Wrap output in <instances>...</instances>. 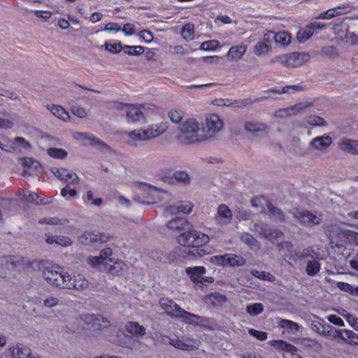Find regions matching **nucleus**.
<instances>
[{"instance_id":"1","label":"nucleus","mask_w":358,"mask_h":358,"mask_svg":"<svg viewBox=\"0 0 358 358\" xmlns=\"http://www.w3.org/2000/svg\"><path fill=\"white\" fill-rule=\"evenodd\" d=\"M179 131L178 138L185 145L204 141L201 127L194 119H188L184 121L180 125Z\"/></svg>"},{"instance_id":"2","label":"nucleus","mask_w":358,"mask_h":358,"mask_svg":"<svg viewBox=\"0 0 358 358\" xmlns=\"http://www.w3.org/2000/svg\"><path fill=\"white\" fill-rule=\"evenodd\" d=\"M41 269L43 278L49 285L62 289L68 285L69 273L58 265L45 262L42 264Z\"/></svg>"},{"instance_id":"3","label":"nucleus","mask_w":358,"mask_h":358,"mask_svg":"<svg viewBox=\"0 0 358 358\" xmlns=\"http://www.w3.org/2000/svg\"><path fill=\"white\" fill-rule=\"evenodd\" d=\"M140 193L137 197L140 202L145 204H153L169 196V193L162 189L157 188L147 183H140Z\"/></svg>"},{"instance_id":"4","label":"nucleus","mask_w":358,"mask_h":358,"mask_svg":"<svg viewBox=\"0 0 358 358\" xmlns=\"http://www.w3.org/2000/svg\"><path fill=\"white\" fill-rule=\"evenodd\" d=\"M177 241L182 246L199 248L208 243L209 237L206 234L190 229L187 233L183 232L178 235Z\"/></svg>"},{"instance_id":"5","label":"nucleus","mask_w":358,"mask_h":358,"mask_svg":"<svg viewBox=\"0 0 358 358\" xmlns=\"http://www.w3.org/2000/svg\"><path fill=\"white\" fill-rule=\"evenodd\" d=\"M223 127V122L216 114H210L206 119L204 127H201L203 141L213 138Z\"/></svg>"},{"instance_id":"6","label":"nucleus","mask_w":358,"mask_h":358,"mask_svg":"<svg viewBox=\"0 0 358 358\" xmlns=\"http://www.w3.org/2000/svg\"><path fill=\"white\" fill-rule=\"evenodd\" d=\"M110 239V236L97 231H85L80 237V242L85 245L97 248Z\"/></svg>"},{"instance_id":"7","label":"nucleus","mask_w":358,"mask_h":358,"mask_svg":"<svg viewBox=\"0 0 358 358\" xmlns=\"http://www.w3.org/2000/svg\"><path fill=\"white\" fill-rule=\"evenodd\" d=\"M113 251L110 248H106L101 250L99 256H90L87 258V264L93 267L103 269L110 263L113 262V259L111 257Z\"/></svg>"},{"instance_id":"8","label":"nucleus","mask_w":358,"mask_h":358,"mask_svg":"<svg viewBox=\"0 0 358 358\" xmlns=\"http://www.w3.org/2000/svg\"><path fill=\"white\" fill-rule=\"evenodd\" d=\"M293 215L301 224L306 227L319 224L322 222L320 214L312 213L305 209H296Z\"/></svg>"},{"instance_id":"9","label":"nucleus","mask_w":358,"mask_h":358,"mask_svg":"<svg viewBox=\"0 0 358 358\" xmlns=\"http://www.w3.org/2000/svg\"><path fill=\"white\" fill-rule=\"evenodd\" d=\"M80 320L90 325L89 329L92 328L93 330H101L108 324V320L100 315L87 313L81 315Z\"/></svg>"},{"instance_id":"10","label":"nucleus","mask_w":358,"mask_h":358,"mask_svg":"<svg viewBox=\"0 0 358 358\" xmlns=\"http://www.w3.org/2000/svg\"><path fill=\"white\" fill-rule=\"evenodd\" d=\"M23 259L16 256H7L0 257V277H6V272L17 268Z\"/></svg>"},{"instance_id":"11","label":"nucleus","mask_w":358,"mask_h":358,"mask_svg":"<svg viewBox=\"0 0 358 358\" xmlns=\"http://www.w3.org/2000/svg\"><path fill=\"white\" fill-rule=\"evenodd\" d=\"M52 172L55 177L65 182L70 186H73L79 183L78 176L72 171L66 169L52 168Z\"/></svg>"},{"instance_id":"12","label":"nucleus","mask_w":358,"mask_h":358,"mask_svg":"<svg viewBox=\"0 0 358 358\" xmlns=\"http://www.w3.org/2000/svg\"><path fill=\"white\" fill-rule=\"evenodd\" d=\"M166 227L169 229L181 235L183 232L187 233L192 225L186 219L177 217L169 220L166 223Z\"/></svg>"},{"instance_id":"13","label":"nucleus","mask_w":358,"mask_h":358,"mask_svg":"<svg viewBox=\"0 0 358 358\" xmlns=\"http://www.w3.org/2000/svg\"><path fill=\"white\" fill-rule=\"evenodd\" d=\"M8 352L11 358H39L31 354L29 347L21 343L9 346Z\"/></svg>"},{"instance_id":"14","label":"nucleus","mask_w":358,"mask_h":358,"mask_svg":"<svg viewBox=\"0 0 358 358\" xmlns=\"http://www.w3.org/2000/svg\"><path fill=\"white\" fill-rule=\"evenodd\" d=\"M232 217V212L226 204L219 205L215 216V220L218 225L225 226L230 224Z\"/></svg>"},{"instance_id":"15","label":"nucleus","mask_w":358,"mask_h":358,"mask_svg":"<svg viewBox=\"0 0 358 358\" xmlns=\"http://www.w3.org/2000/svg\"><path fill=\"white\" fill-rule=\"evenodd\" d=\"M34 303L45 308H53L59 305V299L49 292H44L34 299Z\"/></svg>"},{"instance_id":"16","label":"nucleus","mask_w":358,"mask_h":358,"mask_svg":"<svg viewBox=\"0 0 358 358\" xmlns=\"http://www.w3.org/2000/svg\"><path fill=\"white\" fill-rule=\"evenodd\" d=\"M169 343L174 348L182 350H193L198 347L197 341L187 336L179 338L169 339Z\"/></svg>"},{"instance_id":"17","label":"nucleus","mask_w":358,"mask_h":358,"mask_svg":"<svg viewBox=\"0 0 358 358\" xmlns=\"http://www.w3.org/2000/svg\"><path fill=\"white\" fill-rule=\"evenodd\" d=\"M159 305L169 315L172 317H178L181 308L175 301L168 298H162L159 301Z\"/></svg>"},{"instance_id":"18","label":"nucleus","mask_w":358,"mask_h":358,"mask_svg":"<svg viewBox=\"0 0 358 358\" xmlns=\"http://www.w3.org/2000/svg\"><path fill=\"white\" fill-rule=\"evenodd\" d=\"M127 136V143L131 146H136L140 142L150 140L145 129L133 130Z\"/></svg>"},{"instance_id":"19","label":"nucleus","mask_w":358,"mask_h":358,"mask_svg":"<svg viewBox=\"0 0 358 358\" xmlns=\"http://www.w3.org/2000/svg\"><path fill=\"white\" fill-rule=\"evenodd\" d=\"M252 230L257 231L261 236L265 237L272 243L282 236L281 231L277 229L270 230L257 224L254 225V228Z\"/></svg>"},{"instance_id":"20","label":"nucleus","mask_w":358,"mask_h":358,"mask_svg":"<svg viewBox=\"0 0 358 358\" xmlns=\"http://www.w3.org/2000/svg\"><path fill=\"white\" fill-rule=\"evenodd\" d=\"M332 143V138L328 135L317 136L310 142V147L318 151L326 150Z\"/></svg>"},{"instance_id":"21","label":"nucleus","mask_w":358,"mask_h":358,"mask_svg":"<svg viewBox=\"0 0 358 358\" xmlns=\"http://www.w3.org/2000/svg\"><path fill=\"white\" fill-rule=\"evenodd\" d=\"M66 282H68V285L65 287L66 289H83L88 286V280L85 278L82 275H78L72 278L71 275L69 274V278L66 280Z\"/></svg>"},{"instance_id":"22","label":"nucleus","mask_w":358,"mask_h":358,"mask_svg":"<svg viewBox=\"0 0 358 358\" xmlns=\"http://www.w3.org/2000/svg\"><path fill=\"white\" fill-rule=\"evenodd\" d=\"M273 36V31H269L264 34L262 41H259L255 46L254 52L256 55L260 56L267 53L271 49L270 38Z\"/></svg>"},{"instance_id":"23","label":"nucleus","mask_w":358,"mask_h":358,"mask_svg":"<svg viewBox=\"0 0 358 358\" xmlns=\"http://www.w3.org/2000/svg\"><path fill=\"white\" fill-rule=\"evenodd\" d=\"M193 205L190 202H180L176 206H168L165 210V213L168 215H173L178 213L189 214L192 211Z\"/></svg>"},{"instance_id":"24","label":"nucleus","mask_w":358,"mask_h":358,"mask_svg":"<svg viewBox=\"0 0 358 358\" xmlns=\"http://www.w3.org/2000/svg\"><path fill=\"white\" fill-rule=\"evenodd\" d=\"M309 55L305 52H292L287 56V63L292 66H299L307 62Z\"/></svg>"},{"instance_id":"25","label":"nucleus","mask_w":358,"mask_h":358,"mask_svg":"<svg viewBox=\"0 0 358 358\" xmlns=\"http://www.w3.org/2000/svg\"><path fill=\"white\" fill-rule=\"evenodd\" d=\"M310 106V103L308 102H302L299 103L290 108H287L285 109L279 110L275 113V115L280 117H285L287 116L292 115L296 113L305 109L307 107Z\"/></svg>"},{"instance_id":"26","label":"nucleus","mask_w":358,"mask_h":358,"mask_svg":"<svg viewBox=\"0 0 358 358\" xmlns=\"http://www.w3.org/2000/svg\"><path fill=\"white\" fill-rule=\"evenodd\" d=\"M246 50L247 45L245 44L232 46L227 52V57L229 61L237 62L243 56Z\"/></svg>"},{"instance_id":"27","label":"nucleus","mask_w":358,"mask_h":358,"mask_svg":"<svg viewBox=\"0 0 358 358\" xmlns=\"http://www.w3.org/2000/svg\"><path fill=\"white\" fill-rule=\"evenodd\" d=\"M186 273L194 284L201 282V277L206 273V269L204 266H193L186 268Z\"/></svg>"},{"instance_id":"28","label":"nucleus","mask_w":358,"mask_h":358,"mask_svg":"<svg viewBox=\"0 0 358 358\" xmlns=\"http://www.w3.org/2000/svg\"><path fill=\"white\" fill-rule=\"evenodd\" d=\"M338 147L344 152L358 155V141L343 138L338 143Z\"/></svg>"},{"instance_id":"29","label":"nucleus","mask_w":358,"mask_h":358,"mask_svg":"<svg viewBox=\"0 0 358 358\" xmlns=\"http://www.w3.org/2000/svg\"><path fill=\"white\" fill-rule=\"evenodd\" d=\"M252 101L250 99L243 100H231L228 99H215L214 104L218 106H227V107H241L242 106L248 105L251 103Z\"/></svg>"},{"instance_id":"30","label":"nucleus","mask_w":358,"mask_h":358,"mask_svg":"<svg viewBox=\"0 0 358 358\" xmlns=\"http://www.w3.org/2000/svg\"><path fill=\"white\" fill-rule=\"evenodd\" d=\"M275 323L282 329H286L289 333L295 334L299 329V325L289 320L282 319L281 317H276Z\"/></svg>"},{"instance_id":"31","label":"nucleus","mask_w":358,"mask_h":358,"mask_svg":"<svg viewBox=\"0 0 358 358\" xmlns=\"http://www.w3.org/2000/svg\"><path fill=\"white\" fill-rule=\"evenodd\" d=\"M168 128L167 122H160L145 129L150 139L163 134Z\"/></svg>"},{"instance_id":"32","label":"nucleus","mask_w":358,"mask_h":358,"mask_svg":"<svg viewBox=\"0 0 358 358\" xmlns=\"http://www.w3.org/2000/svg\"><path fill=\"white\" fill-rule=\"evenodd\" d=\"M127 117L129 122L139 121L143 118V114L137 105H129L127 108Z\"/></svg>"},{"instance_id":"33","label":"nucleus","mask_w":358,"mask_h":358,"mask_svg":"<svg viewBox=\"0 0 358 358\" xmlns=\"http://www.w3.org/2000/svg\"><path fill=\"white\" fill-rule=\"evenodd\" d=\"M178 318H182L184 322L189 324H198L199 323L203 322V318L197 315L187 312L182 308H180L179 310Z\"/></svg>"},{"instance_id":"34","label":"nucleus","mask_w":358,"mask_h":358,"mask_svg":"<svg viewBox=\"0 0 358 358\" xmlns=\"http://www.w3.org/2000/svg\"><path fill=\"white\" fill-rule=\"evenodd\" d=\"M127 331L131 335L138 337L143 336L145 334L146 330L145 327L140 325L136 322H129L125 326Z\"/></svg>"},{"instance_id":"35","label":"nucleus","mask_w":358,"mask_h":358,"mask_svg":"<svg viewBox=\"0 0 358 358\" xmlns=\"http://www.w3.org/2000/svg\"><path fill=\"white\" fill-rule=\"evenodd\" d=\"M47 108L51 113L58 119L63 121H67L69 120L70 116L69 113L61 106L51 105L47 106Z\"/></svg>"},{"instance_id":"36","label":"nucleus","mask_w":358,"mask_h":358,"mask_svg":"<svg viewBox=\"0 0 358 358\" xmlns=\"http://www.w3.org/2000/svg\"><path fill=\"white\" fill-rule=\"evenodd\" d=\"M270 345L277 350L293 353L296 351V348L292 344L282 340H273L269 342Z\"/></svg>"},{"instance_id":"37","label":"nucleus","mask_w":358,"mask_h":358,"mask_svg":"<svg viewBox=\"0 0 358 358\" xmlns=\"http://www.w3.org/2000/svg\"><path fill=\"white\" fill-rule=\"evenodd\" d=\"M45 241L48 244L56 243L63 247L71 245V238L64 236H47Z\"/></svg>"},{"instance_id":"38","label":"nucleus","mask_w":358,"mask_h":358,"mask_svg":"<svg viewBox=\"0 0 358 358\" xmlns=\"http://www.w3.org/2000/svg\"><path fill=\"white\" fill-rule=\"evenodd\" d=\"M271 38H273L276 43L282 46L288 45L291 42V35L285 31L273 32V36H271Z\"/></svg>"},{"instance_id":"39","label":"nucleus","mask_w":358,"mask_h":358,"mask_svg":"<svg viewBox=\"0 0 358 358\" xmlns=\"http://www.w3.org/2000/svg\"><path fill=\"white\" fill-rule=\"evenodd\" d=\"M126 268V265L123 262L117 260L113 261L112 263H110L107 266L103 268V270H106L110 273L113 275H120L122 271H124Z\"/></svg>"},{"instance_id":"40","label":"nucleus","mask_w":358,"mask_h":358,"mask_svg":"<svg viewBox=\"0 0 358 358\" xmlns=\"http://www.w3.org/2000/svg\"><path fill=\"white\" fill-rule=\"evenodd\" d=\"M241 240L243 243L247 245L252 250L257 251L260 249L261 245L250 234L244 233L241 234Z\"/></svg>"},{"instance_id":"41","label":"nucleus","mask_w":358,"mask_h":358,"mask_svg":"<svg viewBox=\"0 0 358 358\" xmlns=\"http://www.w3.org/2000/svg\"><path fill=\"white\" fill-rule=\"evenodd\" d=\"M74 138L78 141H83L84 143H90L94 145L101 143L98 138L88 133H76L74 135Z\"/></svg>"},{"instance_id":"42","label":"nucleus","mask_w":358,"mask_h":358,"mask_svg":"<svg viewBox=\"0 0 358 358\" xmlns=\"http://www.w3.org/2000/svg\"><path fill=\"white\" fill-rule=\"evenodd\" d=\"M320 270V264L318 261L313 259L307 262L306 271L310 276H314L317 274Z\"/></svg>"},{"instance_id":"43","label":"nucleus","mask_w":358,"mask_h":358,"mask_svg":"<svg viewBox=\"0 0 358 358\" xmlns=\"http://www.w3.org/2000/svg\"><path fill=\"white\" fill-rule=\"evenodd\" d=\"M227 255L229 257H227V266H239L244 265L245 263V259L241 256L234 254H227Z\"/></svg>"},{"instance_id":"44","label":"nucleus","mask_w":358,"mask_h":358,"mask_svg":"<svg viewBox=\"0 0 358 358\" xmlns=\"http://www.w3.org/2000/svg\"><path fill=\"white\" fill-rule=\"evenodd\" d=\"M182 37L185 41H190L194 38V27L192 24H186L181 30Z\"/></svg>"},{"instance_id":"45","label":"nucleus","mask_w":358,"mask_h":358,"mask_svg":"<svg viewBox=\"0 0 358 358\" xmlns=\"http://www.w3.org/2000/svg\"><path fill=\"white\" fill-rule=\"evenodd\" d=\"M313 35V31L311 28L309 27V24H308L304 29L299 30L296 37L299 41L301 43L309 39Z\"/></svg>"},{"instance_id":"46","label":"nucleus","mask_w":358,"mask_h":358,"mask_svg":"<svg viewBox=\"0 0 358 358\" xmlns=\"http://www.w3.org/2000/svg\"><path fill=\"white\" fill-rule=\"evenodd\" d=\"M23 166L24 171L29 175L32 173V169L37 170L40 167V164L38 161L34 160L31 158H26L24 160Z\"/></svg>"},{"instance_id":"47","label":"nucleus","mask_w":358,"mask_h":358,"mask_svg":"<svg viewBox=\"0 0 358 358\" xmlns=\"http://www.w3.org/2000/svg\"><path fill=\"white\" fill-rule=\"evenodd\" d=\"M341 7L337 8L329 9L328 10L323 12L317 16V19H331L336 15H341L342 12Z\"/></svg>"},{"instance_id":"48","label":"nucleus","mask_w":358,"mask_h":358,"mask_svg":"<svg viewBox=\"0 0 358 358\" xmlns=\"http://www.w3.org/2000/svg\"><path fill=\"white\" fill-rule=\"evenodd\" d=\"M245 128L249 131L255 132L264 130L266 129V125L257 122H247L245 124Z\"/></svg>"},{"instance_id":"49","label":"nucleus","mask_w":358,"mask_h":358,"mask_svg":"<svg viewBox=\"0 0 358 358\" xmlns=\"http://www.w3.org/2000/svg\"><path fill=\"white\" fill-rule=\"evenodd\" d=\"M84 202L85 203H91V204L99 206L101 205L103 200L101 198L94 199V194L92 191H87L85 195L83 196Z\"/></svg>"},{"instance_id":"50","label":"nucleus","mask_w":358,"mask_h":358,"mask_svg":"<svg viewBox=\"0 0 358 358\" xmlns=\"http://www.w3.org/2000/svg\"><path fill=\"white\" fill-rule=\"evenodd\" d=\"M124 51L126 54L131 56H138L141 55L144 51V48L143 46L137 45V46H131V45H125L124 47Z\"/></svg>"},{"instance_id":"51","label":"nucleus","mask_w":358,"mask_h":358,"mask_svg":"<svg viewBox=\"0 0 358 358\" xmlns=\"http://www.w3.org/2000/svg\"><path fill=\"white\" fill-rule=\"evenodd\" d=\"M220 47V43L217 40H210L202 43L200 45V50L205 51L215 50Z\"/></svg>"},{"instance_id":"52","label":"nucleus","mask_w":358,"mask_h":358,"mask_svg":"<svg viewBox=\"0 0 358 358\" xmlns=\"http://www.w3.org/2000/svg\"><path fill=\"white\" fill-rule=\"evenodd\" d=\"M173 178L177 182L182 183V184L187 185V184H189L190 182V178H189V175L187 173V172H185V171H176L173 173Z\"/></svg>"},{"instance_id":"53","label":"nucleus","mask_w":358,"mask_h":358,"mask_svg":"<svg viewBox=\"0 0 358 358\" xmlns=\"http://www.w3.org/2000/svg\"><path fill=\"white\" fill-rule=\"evenodd\" d=\"M47 152L50 157L56 159H62L67 156V152L61 148H49Z\"/></svg>"},{"instance_id":"54","label":"nucleus","mask_w":358,"mask_h":358,"mask_svg":"<svg viewBox=\"0 0 358 358\" xmlns=\"http://www.w3.org/2000/svg\"><path fill=\"white\" fill-rule=\"evenodd\" d=\"M69 221L66 219H59L57 217H46L41 220L39 223L41 224H47L52 225H64L67 224Z\"/></svg>"},{"instance_id":"55","label":"nucleus","mask_w":358,"mask_h":358,"mask_svg":"<svg viewBox=\"0 0 358 358\" xmlns=\"http://www.w3.org/2000/svg\"><path fill=\"white\" fill-rule=\"evenodd\" d=\"M263 310V305L260 303H255L252 305L248 306L246 308L247 313L252 316L260 314Z\"/></svg>"},{"instance_id":"56","label":"nucleus","mask_w":358,"mask_h":358,"mask_svg":"<svg viewBox=\"0 0 358 358\" xmlns=\"http://www.w3.org/2000/svg\"><path fill=\"white\" fill-rule=\"evenodd\" d=\"M268 212L272 217H275L278 220H284V215L281 210L277 208L271 203H267Z\"/></svg>"},{"instance_id":"57","label":"nucleus","mask_w":358,"mask_h":358,"mask_svg":"<svg viewBox=\"0 0 358 358\" xmlns=\"http://www.w3.org/2000/svg\"><path fill=\"white\" fill-rule=\"evenodd\" d=\"M302 89V87L300 85H286L283 87L281 89H277L275 88L274 90H272V92H276V93H291L294 91H301Z\"/></svg>"},{"instance_id":"58","label":"nucleus","mask_w":358,"mask_h":358,"mask_svg":"<svg viewBox=\"0 0 358 358\" xmlns=\"http://www.w3.org/2000/svg\"><path fill=\"white\" fill-rule=\"evenodd\" d=\"M227 257L229 258L227 254L223 255H215L211 257L210 261L215 265L225 266H227Z\"/></svg>"},{"instance_id":"59","label":"nucleus","mask_w":358,"mask_h":358,"mask_svg":"<svg viewBox=\"0 0 358 358\" xmlns=\"http://www.w3.org/2000/svg\"><path fill=\"white\" fill-rule=\"evenodd\" d=\"M251 274L261 280H266L271 281L274 278L271 274L262 271L252 270L251 271Z\"/></svg>"},{"instance_id":"60","label":"nucleus","mask_w":358,"mask_h":358,"mask_svg":"<svg viewBox=\"0 0 358 358\" xmlns=\"http://www.w3.org/2000/svg\"><path fill=\"white\" fill-rule=\"evenodd\" d=\"M138 36L146 43H150L153 41L154 36L152 34L148 31L143 29L138 33Z\"/></svg>"},{"instance_id":"61","label":"nucleus","mask_w":358,"mask_h":358,"mask_svg":"<svg viewBox=\"0 0 358 358\" xmlns=\"http://www.w3.org/2000/svg\"><path fill=\"white\" fill-rule=\"evenodd\" d=\"M105 47L106 50L112 53H118L121 50H124L121 43H106Z\"/></svg>"},{"instance_id":"62","label":"nucleus","mask_w":358,"mask_h":358,"mask_svg":"<svg viewBox=\"0 0 358 358\" xmlns=\"http://www.w3.org/2000/svg\"><path fill=\"white\" fill-rule=\"evenodd\" d=\"M248 332L250 336L256 338L259 341H263L267 338V334L264 331H258L255 329H249Z\"/></svg>"},{"instance_id":"63","label":"nucleus","mask_w":358,"mask_h":358,"mask_svg":"<svg viewBox=\"0 0 358 358\" xmlns=\"http://www.w3.org/2000/svg\"><path fill=\"white\" fill-rule=\"evenodd\" d=\"M307 122L309 124L313 126H322L325 123L324 120L317 115H310L308 117Z\"/></svg>"},{"instance_id":"64","label":"nucleus","mask_w":358,"mask_h":358,"mask_svg":"<svg viewBox=\"0 0 358 358\" xmlns=\"http://www.w3.org/2000/svg\"><path fill=\"white\" fill-rule=\"evenodd\" d=\"M169 116L173 122L178 123L182 118V112L180 110H171Z\"/></svg>"}]
</instances>
